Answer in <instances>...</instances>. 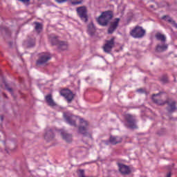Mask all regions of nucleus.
Wrapping results in <instances>:
<instances>
[{
	"instance_id": "obj_1",
	"label": "nucleus",
	"mask_w": 177,
	"mask_h": 177,
	"mask_svg": "<svg viewBox=\"0 0 177 177\" xmlns=\"http://www.w3.org/2000/svg\"><path fill=\"white\" fill-rule=\"evenodd\" d=\"M111 19H113V12L105 11L102 12L99 18H97V21L100 26L104 27L109 24Z\"/></svg>"
},
{
	"instance_id": "obj_2",
	"label": "nucleus",
	"mask_w": 177,
	"mask_h": 177,
	"mask_svg": "<svg viewBox=\"0 0 177 177\" xmlns=\"http://www.w3.org/2000/svg\"><path fill=\"white\" fill-rule=\"evenodd\" d=\"M80 126L79 127V133H82L83 135V140L86 139V138H91V134L88 133V125H89L88 122L82 118L80 119Z\"/></svg>"
},
{
	"instance_id": "obj_3",
	"label": "nucleus",
	"mask_w": 177,
	"mask_h": 177,
	"mask_svg": "<svg viewBox=\"0 0 177 177\" xmlns=\"http://www.w3.org/2000/svg\"><path fill=\"white\" fill-rule=\"evenodd\" d=\"M130 35L133 38H143L146 35V30L142 26H137L130 31Z\"/></svg>"
},
{
	"instance_id": "obj_4",
	"label": "nucleus",
	"mask_w": 177,
	"mask_h": 177,
	"mask_svg": "<svg viewBox=\"0 0 177 177\" xmlns=\"http://www.w3.org/2000/svg\"><path fill=\"white\" fill-rule=\"evenodd\" d=\"M76 12H77V15L80 17L81 20L84 21V23H86V21H88V10H86V7H78L76 9Z\"/></svg>"
},
{
	"instance_id": "obj_5",
	"label": "nucleus",
	"mask_w": 177,
	"mask_h": 177,
	"mask_svg": "<svg viewBox=\"0 0 177 177\" xmlns=\"http://www.w3.org/2000/svg\"><path fill=\"white\" fill-rule=\"evenodd\" d=\"M52 59V55L49 53H42L40 54L39 59L37 61V65L41 66L45 64L47 62H49Z\"/></svg>"
},
{
	"instance_id": "obj_6",
	"label": "nucleus",
	"mask_w": 177,
	"mask_h": 177,
	"mask_svg": "<svg viewBox=\"0 0 177 177\" xmlns=\"http://www.w3.org/2000/svg\"><path fill=\"white\" fill-rule=\"evenodd\" d=\"M60 95L66 99L68 103H71L73 101V99H74V95L73 94V92L68 89L64 88L61 90Z\"/></svg>"
},
{
	"instance_id": "obj_7",
	"label": "nucleus",
	"mask_w": 177,
	"mask_h": 177,
	"mask_svg": "<svg viewBox=\"0 0 177 177\" xmlns=\"http://www.w3.org/2000/svg\"><path fill=\"white\" fill-rule=\"evenodd\" d=\"M64 118H65L66 122L69 124V125L77 127V124L75 123L77 120L78 119L77 116H75L74 115H68L64 113Z\"/></svg>"
},
{
	"instance_id": "obj_8",
	"label": "nucleus",
	"mask_w": 177,
	"mask_h": 177,
	"mask_svg": "<svg viewBox=\"0 0 177 177\" xmlns=\"http://www.w3.org/2000/svg\"><path fill=\"white\" fill-rule=\"evenodd\" d=\"M114 37L111 38L110 40H107L106 43L103 46L104 52L106 53H110L113 48H114Z\"/></svg>"
},
{
	"instance_id": "obj_9",
	"label": "nucleus",
	"mask_w": 177,
	"mask_h": 177,
	"mask_svg": "<svg viewBox=\"0 0 177 177\" xmlns=\"http://www.w3.org/2000/svg\"><path fill=\"white\" fill-rule=\"evenodd\" d=\"M126 121H127V124L129 128H131V129H135L136 128V120H135V117L132 116L130 114H127L125 116Z\"/></svg>"
},
{
	"instance_id": "obj_10",
	"label": "nucleus",
	"mask_w": 177,
	"mask_h": 177,
	"mask_svg": "<svg viewBox=\"0 0 177 177\" xmlns=\"http://www.w3.org/2000/svg\"><path fill=\"white\" fill-rule=\"evenodd\" d=\"M120 23V18H115L113 21L111 22L110 26L108 28V34H113L117 30Z\"/></svg>"
},
{
	"instance_id": "obj_11",
	"label": "nucleus",
	"mask_w": 177,
	"mask_h": 177,
	"mask_svg": "<svg viewBox=\"0 0 177 177\" xmlns=\"http://www.w3.org/2000/svg\"><path fill=\"white\" fill-rule=\"evenodd\" d=\"M118 165L119 171L122 175H129V174H131V169L129 167L122 163H118Z\"/></svg>"
},
{
	"instance_id": "obj_12",
	"label": "nucleus",
	"mask_w": 177,
	"mask_h": 177,
	"mask_svg": "<svg viewBox=\"0 0 177 177\" xmlns=\"http://www.w3.org/2000/svg\"><path fill=\"white\" fill-rule=\"evenodd\" d=\"M59 132L65 142H67V143L73 142V135L68 133L67 132H66V131H64V129L59 130Z\"/></svg>"
},
{
	"instance_id": "obj_13",
	"label": "nucleus",
	"mask_w": 177,
	"mask_h": 177,
	"mask_svg": "<svg viewBox=\"0 0 177 177\" xmlns=\"http://www.w3.org/2000/svg\"><path fill=\"white\" fill-rule=\"evenodd\" d=\"M109 142L111 145H118V143H121V142H122V138L111 136L109 138Z\"/></svg>"
},
{
	"instance_id": "obj_14",
	"label": "nucleus",
	"mask_w": 177,
	"mask_h": 177,
	"mask_svg": "<svg viewBox=\"0 0 177 177\" xmlns=\"http://www.w3.org/2000/svg\"><path fill=\"white\" fill-rule=\"evenodd\" d=\"M45 99H46V103H48V106H50V107H55V106H56V102H55V101L52 98L51 94L47 95L45 97Z\"/></svg>"
},
{
	"instance_id": "obj_15",
	"label": "nucleus",
	"mask_w": 177,
	"mask_h": 177,
	"mask_svg": "<svg viewBox=\"0 0 177 177\" xmlns=\"http://www.w3.org/2000/svg\"><path fill=\"white\" fill-rule=\"evenodd\" d=\"M55 138V134L53 133V131L52 130H48L44 135V138L47 142H49L50 140H52Z\"/></svg>"
},
{
	"instance_id": "obj_16",
	"label": "nucleus",
	"mask_w": 177,
	"mask_h": 177,
	"mask_svg": "<svg viewBox=\"0 0 177 177\" xmlns=\"http://www.w3.org/2000/svg\"><path fill=\"white\" fill-rule=\"evenodd\" d=\"M167 104L169 106L168 111H169V113H173V111L176 110V102H175V101L169 102Z\"/></svg>"
},
{
	"instance_id": "obj_17",
	"label": "nucleus",
	"mask_w": 177,
	"mask_h": 177,
	"mask_svg": "<svg viewBox=\"0 0 177 177\" xmlns=\"http://www.w3.org/2000/svg\"><path fill=\"white\" fill-rule=\"evenodd\" d=\"M163 20H165L166 21H168L169 23H171V24L173 26V27H175L177 28V24L169 16H163L162 18Z\"/></svg>"
},
{
	"instance_id": "obj_18",
	"label": "nucleus",
	"mask_w": 177,
	"mask_h": 177,
	"mask_svg": "<svg viewBox=\"0 0 177 177\" xmlns=\"http://www.w3.org/2000/svg\"><path fill=\"white\" fill-rule=\"evenodd\" d=\"M95 25H93V23H90L88 25V30H87V32L89 35H93V34H95Z\"/></svg>"
},
{
	"instance_id": "obj_19",
	"label": "nucleus",
	"mask_w": 177,
	"mask_h": 177,
	"mask_svg": "<svg viewBox=\"0 0 177 177\" xmlns=\"http://www.w3.org/2000/svg\"><path fill=\"white\" fill-rule=\"evenodd\" d=\"M58 48L60 50H67L68 44L66 41H60L58 44Z\"/></svg>"
},
{
	"instance_id": "obj_20",
	"label": "nucleus",
	"mask_w": 177,
	"mask_h": 177,
	"mask_svg": "<svg viewBox=\"0 0 177 177\" xmlns=\"http://www.w3.org/2000/svg\"><path fill=\"white\" fill-rule=\"evenodd\" d=\"M160 94H153L152 95V100L154 103H156V104H159V106H162V104H165V103L163 102L162 101H161L160 100H158L157 98H156V96H158Z\"/></svg>"
},
{
	"instance_id": "obj_21",
	"label": "nucleus",
	"mask_w": 177,
	"mask_h": 177,
	"mask_svg": "<svg viewBox=\"0 0 177 177\" xmlns=\"http://www.w3.org/2000/svg\"><path fill=\"white\" fill-rule=\"evenodd\" d=\"M49 39L52 44V45H59V43L60 41H59V39H57V37L54 36L53 35H51L49 37Z\"/></svg>"
},
{
	"instance_id": "obj_22",
	"label": "nucleus",
	"mask_w": 177,
	"mask_h": 177,
	"mask_svg": "<svg viewBox=\"0 0 177 177\" xmlns=\"http://www.w3.org/2000/svg\"><path fill=\"white\" fill-rule=\"evenodd\" d=\"M168 49V44L158 45L156 46V52H164Z\"/></svg>"
},
{
	"instance_id": "obj_23",
	"label": "nucleus",
	"mask_w": 177,
	"mask_h": 177,
	"mask_svg": "<svg viewBox=\"0 0 177 177\" xmlns=\"http://www.w3.org/2000/svg\"><path fill=\"white\" fill-rule=\"evenodd\" d=\"M156 38L158 39V41H161V42H165L166 41L165 36L160 33L156 34Z\"/></svg>"
},
{
	"instance_id": "obj_24",
	"label": "nucleus",
	"mask_w": 177,
	"mask_h": 177,
	"mask_svg": "<svg viewBox=\"0 0 177 177\" xmlns=\"http://www.w3.org/2000/svg\"><path fill=\"white\" fill-rule=\"evenodd\" d=\"M35 24L36 31H37V32H40L41 30H42V25L38 22L35 23Z\"/></svg>"
},
{
	"instance_id": "obj_25",
	"label": "nucleus",
	"mask_w": 177,
	"mask_h": 177,
	"mask_svg": "<svg viewBox=\"0 0 177 177\" xmlns=\"http://www.w3.org/2000/svg\"><path fill=\"white\" fill-rule=\"evenodd\" d=\"M72 5H81L82 3V0H71Z\"/></svg>"
},
{
	"instance_id": "obj_26",
	"label": "nucleus",
	"mask_w": 177,
	"mask_h": 177,
	"mask_svg": "<svg viewBox=\"0 0 177 177\" xmlns=\"http://www.w3.org/2000/svg\"><path fill=\"white\" fill-rule=\"evenodd\" d=\"M160 81L163 82V84H167V82H168V77H163L160 79Z\"/></svg>"
},
{
	"instance_id": "obj_27",
	"label": "nucleus",
	"mask_w": 177,
	"mask_h": 177,
	"mask_svg": "<svg viewBox=\"0 0 177 177\" xmlns=\"http://www.w3.org/2000/svg\"><path fill=\"white\" fill-rule=\"evenodd\" d=\"M57 3H64V2H67V0H55Z\"/></svg>"
},
{
	"instance_id": "obj_28",
	"label": "nucleus",
	"mask_w": 177,
	"mask_h": 177,
	"mask_svg": "<svg viewBox=\"0 0 177 177\" xmlns=\"http://www.w3.org/2000/svg\"><path fill=\"white\" fill-rule=\"evenodd\" d=\"M19 1H20L21 2H24V3H27L30 2V0H19Z\"/></svg>"
},
{
	"instance_id": "obj_29",
	"label": "nucleus",
	"mask_w": 177,
	"mask_h": 177,
	"mask_svg": "<svg viewBox=\"0 0 177 177\" xmlns=\"http://www.w3.org/2000/svg\"><path fill=\"white\" fill-rule=\"evenodd\" d=\"M137 91H138V92H143V89L142 88H140V89L137 90Z\"/></svg>"
},
{
	"instance_id": "obj_30",
	"label": "nucleus",
	"mask_w": 177,
	"mask_h": 177,
	"mask_svg": "<svg viewBox=\"0 0 177 177\" xmlns=\"http://www.w3.org/2000/svg\"><path fill=\"white\" fill-rule=\"evenodd\" d=\"M167 177H171V173H168V174H167Z\"/></svg>"
},
{
	"instance_id": "obj_31",
	"label": "nucleus",
	"mask_w": 177,
	"mask_h": 177,
	"mask_svg": "<svg viewBox=\"0 0 177 177\" xmlns=\"http://www.w3.org/2000/svg\"><path fill=\"white\" fill-rule=\"evenodd\" d=\"M0 118H1V121H3V115L0 116Z\"/></svg>"
},
{
	"instance_id": "obj_32",
	"label": "nucleus",
	"mask_w": 177,
	"mask_h": 177,
	"mask_svg": "<svg viewBox=\"0 0 177 177\" xmlns=\"http://www.w3.org/2000/svg\"><path fill=\"white\" fill-rule=\"evenodd\" d=\"M9 92H12V88H8Z\"/></svg>"
}]
</instances>
